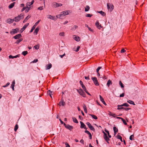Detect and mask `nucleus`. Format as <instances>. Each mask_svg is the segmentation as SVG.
I'll use <instances>...</instances> for the list:
<instances>
[{
  "label": "nucleus",
  "mask_w": 147,
  "mask_h": 147,
  "mask_svg": "<svg viewBox=\"0 0 147 147\" xmlns=\"http://www.w3.org/2000/svg\"><path fill=\"white\" fill-rule=\"evenodd\" d=\"M24 16L23 15L20 14L18 15V16L15 17L14 18V21L16 22H18L20 20L23 19L24 18Z\"/></svg>",
  "instance_id": "obj_1"
},
{
  "label": "nucleus",
  "mask_w": 147,
  "mask_h": 147,
  "mask_svg": "<svg viewBox=\"0 0 147 147\" xmlns=\"http://www.w3.org/2000/svg\"><path fill=\"white\" fill-rule=\"evenodd\" d=\"M77 90L78 92L81 96H82L84 97H86V94L85 92L83 91L82 89L80 88L79 90Z\"/></svg>",
  "instance_id": "obj_2"
},
{
  "label": "nucleus",
  "mask_w": 147,
  "mask_h": 147,
  "mask_svg": "<svg viewBox=\"0 0 147 147\" xmlns=\"http://www.w3.org/2000/svg\"><path fill=\"white\" fill-rule=\"evenodd\" d=\"M52 4V7L55 8L61 6L62 5V4L61 3L55 2L53 3Z\"/></svg>",
  "instance_id": "obj_3"
},
{
  "label": "nucleus",
  "mask_w": 147,
  "mask_h": 147,
  "mask_svg": "<svg viewBox=\"0 0 147 147\" xmlns=\"http://www.w3.org/2000/svg\"><path fill=\"white\" fill-rule=\"evenodd\" d=\"M92 79L96 86H98L99 85V84L96 78V77H92Z\"/></svg>",
  "instance_id": "obj_4"
},
{
  "label": "nucleus",
  "mask_w": 147,
  "mask_h": 147,
  "mask_svg": "<svg viewBox=\"0 0 147 147\" xmlns=\"http://www.w3.org/2000/svg\"><path fill=\"white\" fill-rule=\"evenodd\" d=\"M19 28H16L15 29H12V31H11L10 32V34H14L17 33L19 31Z\"/></svg>",
  "instance_id": "obj_5"
},
{
  "label": "nucleus",
  "mask_w": 147,
  "mask_h": 147,
  "mask_svg": "<svg viewBox=\"0 0 147 147\" xmlns=\"http://www.w3.org/2000/svg\"><path fill=\"white\" fill-rule=\"evenodd\" d=\"M64 126L66 128L70 130V131H71L74 128V127L73 126L70 125L69 124H65Z\"/></svg>",
  "instance_id": "obj_6"
},
{
  "label": "nucleus",
  "mask_w": 147,
  "mask_h": 147,
  "mask_svg": "<svg viewBox=\"0 0 147 147\" xmlns=\"http://www.w3.org/2000/svg\"><path fill=\"white\" fill-rule=\"evenodd\" d=\"M86 124L87 125L88 127L91 130L93 131H95V129L94 127L91 124L88 122L86 123Z\"/></svg>",
  "instance_id": "obj_7"
},
{
  "label": "nucleus",
  "mask_w": 147,
  "mask_h": 147,
  "mask_svg": "<svg viewBox=\"0 0 147 147\" xmlns=\"http://www.w3.org/2000/svg\"><path fill=\"white\" fill-rule=\"evenodd\" d=\"M29 24L28 23L26 24L20 30V32L22 33L27 28V27L29 25Z\"/></svg>",
  "instance_id": "obj_8"
},
{
  "label": "nucleus",
  "mask_w": 147,
  "mask_h": 147,
  "mask_svg": "<svg viewBox=\"0 0 147 147\" xmlns=\"http://www.w3.org/2000/svg\"><path fill=\"white\" fill-rule=\"evenodd\" d=\"M47 16L48 18L52 20H56L57 19V18H56L55 16L48 15Z\"/></svg>",
  "instance_id": "obj_9"
},
{
  "label": "nucleus",
  "mask_w": 147,
  "mask_h": 147,
  "mask_svg": "<svg viewBox=\"0 0 147 147\" xmlns=\"http://www.w3.org/2000/svg\"><path fill=\"white\" fill-rule=\"evenodd\" d=\"M58 105L60 106L62 105V106H64L65 105V103L63 101V98H61V99Z\"/></svg>",
  "instance_id": "obj_10"
},
{
  "label": "nucleus",
  "mask_w": 147,
  "mask_h": 147,
  "mask_svg": "<svg viewBox=\"0 0 147 147\" xmlns=\"http://www.w3.org/2000/svg\"><path fill=\"white\" fill-rule=\"evenodd\" d=\"M80 122L81 124L80 127L81 128H84L85 129L87 130L88 128L86 127V126L81 121H80Z\"/></svg>",
  "instance_id": "obj_11"
},
{
  "label": "nucleus",
  "mask_w": 147,
  "mask_h": 147,
  "mask_svg": "<svg viewBox=\"0 0 147 147\" xmlns=\"http://www.w3.org/2000/svg\"><path fill=\"white\" fill-rule=\"evenodd\" d=\"M22 36L21 34H18L14 36L13 38L15 39H17L20 38Z\"/></svg>",
  "instance_id": "obj_12"
},
{
  "label": "nucleus",
  "mask_w": 147,
  "mask_h": 147,
  "mask_svg": "<svg viewBox=\"0 0 147 147\" xmlns=\"http://www.w3.org/2000/svg\"><path fill=\"white\" fill-rule=\"evenodd\" d=\"M73 38L77 41H79L80 40V38L76 35H74Z\"/></svg>",
  "instance_id": "obj_13"
},
{
  "label": "nucleus",
  "mask_w": 147,
  "mask_h": 147,
  "mask_svg": "<svg viewBox=\"0 0 147 147\" xmlns=\"http://www.w3.org/2000/svg\"><path fill=\"white\" fill-rule=\"evenodd\" d=\"M80 84L82 88H83L84 91L86 90V88L82 82L81 80H80Z\"/></svg>",
  "instance_id": "obj_14"
},
{
  "label": "nucleus",
  "mask_w": 147,
  "mask_h": 147,
  "mask_svg": "<svg viewBox=\"0 0 147 147\" xmlns=\"http://www.w3.org/2000/svg\"><path fill=\"white\" fill-rule=\"evenodd\" d=\"M100 98V101L102 102L105 105H107V104H106V102H105L104 99L102 97V96L100 95H99Z\"/></svg>",
  "instance_id": "obj_15"
},
{
  "label": "nucleus",
  "mask_w": 147,
  "mask_h": 147,
  "mask_svg": "<svg viewBox=\"0 0 147 147\" xmlns=\"http://www.w3.org/2000/svg\"><path fill=\"white\" fill-rule=\"evenodd\" d=\"M123 106H125L126 107H128L129 106V105L127 103H125L121 105H117L118 107H122Z\"/></svg>",
  "instance_id": "obj_16"
},
{
  "label": "nucleus",
  "mask_w": 147,
  "mask_h": 147,
  "mask_svg": "<svg viewBox=\"0 0 147 147\" xmlns=\"http://www.w3.org/2000/svg\"><path fill=\"white\" fill-rule=\"evenodd\" d=\"M14 21V19H12L9 18L7 19V22L9 24H11Z\"/></svg>",
  "instance_id": "obj_17"
},
{
  "label": "nucleus",
  "mask_w": 147,
  "mask_h": 147,
  "mask_svg": "<svg viewBox=\"0 0 147 147\" xmlns=\"http://www.w3.org/2000/svg\"><path fill=\"white\" fill-rule=\"evenodd\" d=\"M95 25L99 29H100V28L102 27L101 25H99V23L98 21H97L95 23Z\"/></svg>",
  "instance_id": "obj_18"
},
{
  "label": "nucleus",
  "mask_w": 147,
  "mask_h": 147,
  "mask_svg": "<svg viewBox=\"0 0 147 147\" xmlns=\"http://www.w3.org/2000/svg\"><path fill=\"white\" fill-rule=\"evenodd\" d=\"M113 129L114 131V135L115 136L117 133V132L118 131V129L115 127H114L113 128Z\"/></svg>",
  "instance_id": "obj_19"
},
{
  "label": "nucleus",
  "mask_w": 147,
  "mask_h": 147,
  "mask_svg": "<svg viewBox=\"0 0 147 147\" xmlns=\"http://www.w3.org/2000/svg\"><path fill=\"white\" fill-rule=\"evenodd\" d=\"M53 92L51 91L50 90H49L47 91V94L48 95H49L51 98H52L51 95H53Z\"/></svg>",
  "instance_id": "obj_20"
},
{
  "label": "nucleus",
  "mask_w": 147,
  "mask_h": 147,
  "mask_svg": "<svg viewBox=\"0 0 147 147\" xmlns=\"http://www.w3.org/2000/svg\"><path fill=\"white\" fill-rule=\"evenodd\" d=\"M31 17V16L28 15V16L24 19V20L23 21V23H24L26 22L27 20Z\"/></svg>",
  "instance_id": "obj_21"
},
{
  "label": "nucleus",
  "mask_w": 147,
  "mask_h": 147,
  "mask_svg": "<svg viewBox=\"0 0 147 147\" xmlns=\"http://www.w3.org/2000/svg\"><path fill=\"white\" fill-rule=\"evenodd\" d=\"M52 64L51 63L47 65L46 66V69H50L52 67Z\"/></svg>",
  "instance_id": "obj_22"
},
{
  "label": "nucleus",
  "mask_w": 147,
  "mask_h": 147,
  "mask_svg": "<svg viewBox=\"0 0 147 147\" xmlns=\"http://www.w3.org/2000/svg\"><path fill=\"white\" fill-rule=\"evenodd\" d=\"M15 2H14L11 4L8 7L9 9H11L14 6Z\"/></svg>",
  "instance_id": "obj_23"
},
{
  "label": "nucleus",
  "mask_w": 147,
  "mask_h": 147,
  "mask_svg": "<svg viewBox=\"0 0 147 147\" xmlns=\"http://www.w3.org/2000/svg\"><path fill=\"white\" fill-rule=\"evenodd\" d=\"M112 84V82L111 80H108L107 83V86L108 87H109L110 85H111Z\"/></svg>",
  "instance_id": "obj_24"
},
{
  "label": "nucleus",
  "mask_w": 147,
  "mask_h": 147,
  "mask_svg": "<svg viewBox=\"0 0 147 147\" xmlns=\"http://www.w3.org/2000/svg\"><path fill=\"white\" fill-rule=\"evenodd\" d=\"M104 139L108 144L109 143V141L110 139L107 136H104Z\"/></svg>",
  "instance_id": "obj_25"
},
{
  "label": "nucleus",
  "mask_w": 147,
  "mask_h": 147,
  "mask_svg": "<svg viewBox=\"0 0 147 147\" xmlns=\"http://www.w3.org/2000/svg\"><path fill=\"white\" fill-rule=\"evenodd\" d=\"M83 107L84 109L85 112L86 113H87V108H86V105L84 104L83 105Z\"/></svg>",
  "instance_id": "obj_26"
},
{
  "label": "nucleus",
  "mask_w": 147,
  "mask_h": 147,
  "mask_svg": "<svg viewBox=\"0 0 147 147\" xmlns=\"http://www.w3.org/2000/svg\"><path fill=\"white\" fill-rule=\"evenodd\" d=\"M98 12L99 13H100L103 16H104L106 15L105 13L102 11H98Z\"/></svg>",
  "instance_id": "obj_27"
},
{
  "label": "nucleus",
  "mask_w": 147,
  "mask_h": 147,
  "mask_svg": "<svg viewBox=\"0 0 147 147\" xmlns=\"http://www.w3.org/2000/svg\"><path fill=\"white\" fill-rule=\"evenodd\" d=\"M39 28L37 27L36 28V29L35 30L34 32V33H36V35L37 34L38 31H39Z\"/></svg>",
  "instance_id": "obj_28"
},
{
  "label": "nucleus",
  "mask_w": 147,
  "mask_h": 147,
  "mask_svg": "<svg viewBox=\"0 0 147 147\" xmlns=\"http://www.w3.org/2000/svg\"><path fill=\"white\" fill-rule=\"evenodd\" d=\"M109 115L110 116H113L114 117H115L116 114L115 113H113L111 112H109Z\"/></svg>",
  "instance_id": "obj_29"
},
{
  "label": "nucleus",
  "mask_w": 147,
  "mask_h": 147,
  "mask_svg": "<svg viewBox=\"0 0 147 147\" xmlns=\"http://www.w3.org/2000/svg\"><path fill=\"white\" fill-rule=\"evenodd\" d=\"M127 102L130 104H132L134 105H135V104H134V102L132 101V100H127Z\"/></svg>",
  "instance_id": "obj_30"
},
{
  "label": "nucleus",
  "mask_w": 147,
  "mask_h": 147,
  "mask_svg": "<svg viewBox=\"0 0 147 147\" xmlns=\"http://www.w3.org/2000/svg\"><path fill=\"white\" fill-rule=\"evenodd\" d=\"M72 119H73V121L74 123H78V121H77L75 117H72Z\"/></svg>",
  "instance_id": "obj_31"
},
{
  "label": "nucleus",
  "mask_w": 147,
  "mask_h": 147,
  "mask_svg": "<svg viewBox=\"0 0 147 147\" xmlns=\"http://www.w3.org/2000/svg\"><path fill=\"white\" fill-rule=\"evenodd\" d=\"M23 40V38H20L19 40H17L16 42H15V43L17 44H18L21 41H22Z\"/></svg>",
  "instance_id": "obj_32"
},
{
  "label": "nucleus",
  "mask_w": 147,
  "mask_h": 147,
  "mask_svg": "<svg viewBox=\"0 0 147 147\" xmlns=\"http://www.w3.org/2000/svg\"><path fill=\"white\" fill-rule=\"evenodd\" d=\"M89 115L91 116L95 119H98L97 117L94 115L92 114H89Z\"/></svg>",
  "instance_id": "obj_33"
},
{
  "label": "nucleus",
  "mask_w": 147,
  "mask_h": 147,
  "mask_svg": "<svg viewBox=\"0 0 147 147\" xmlns=\"http://www.w3.org/2000/svg\"><path fill=\"white\" fill-rule=\"evenodd\" d=\"M90 9V7L88 5H86V8H85V11H89Z\"/></svg>",
  "instance_id": "obj_34"
},
{
  "label": "nucleus",
  "mask_w": 147,
  "mask_h": 147,
  "mask_svg": "<svg viewBox=\"0 0 147 147\" xmlns=\"http://www.w3.org/2000/svg\"><path fill=\"white\" fill-rule=\"evenodd\" d=\"M28 52L27 51H23L22 53V54L24 56H26L28 54Z\"/></svg>",
  "instance_id": "obj_35"
},
{
  "label": "nucleus",
  "mask_w": 147,
  "mask_h": 147,
  "mask_svg": "<svg viewBox=\"0 0 147 147\" xmlns=\"http://www.w3.org/2000/svg\"><path fill=\"white\" fill-rule=\"evenodd\" d=\"M117 137L118 139L120 140H121V141L122 142V138L121 136L119 135H118L117 136Z\"/></svg>",
  "instance_id": "obj_36"
},
{
  "label": "nucleus",
  "mask_w": 147,
  "mask_h": 147,
  "mask_svg": "<svg viewBox=\"0 0 147 147\" xmlns=\"http://www.w3.org/2000/svg\"><path fill=\"white\" fill-rule=\"evenodd\" d=\"M26 10H25V12L26 13L28 12L30 10V7H26Z\"/></svg>",
  "instance_id": "obj_37"
},
{
  "label": "nucleus",
  "mask_w": 147,
  "mask_h": 147,
  "mask_svg": "<svg viewBox=\"0 0 147 147\" xmlns=\"http://www.w3.org/2000/svg\"><path fill=\"white\" fill-rule=\"evenodd\" d=\"M78 27V26L76 25H74L73 27L72 28L71 30H74L76 28H77Z\"/></svg>",
  "instance_id": "obj_38"
},
{
  "label": "nucleus",
  "mask_w": 147,
  "mask_h": 147,
  "mask_svg": "<svg viewBox=\"0 0 147 147\" xmlns=\"http://www.w3.org/2000/svg\"><path fill=\"white\" fill-rule=\"evenodd\" d=\"M36 27L35 26H34V25L32 26V28L30 31V32H32L33 30L35 29Z\"/></svg>",
  "instance_id": "obj_39"
},
{
  "label": "nucleus",
  "mask_w": 147,
  "mask_h": 147,
  "mask_svg": "<svg viewBox=\"0 0 147 147\" xmlns=\"http://www.w3.org/2000/svg\"><path fill=\"white\" fill-rule=\"evenodd\" d=\"M119 84L120 85L121 87L122 88H124V85L121 81H119Z\"/></svg>",
  "instance_id": "obj_40"
},
{
  "label": "nucleus",
  "mask_w": 147,
  "mask_h": 147,
  "mask_svg": "<svg viewBox=\"0 0 147 147\" xmlns=\"http://www.w3.org/2000/svg\"><path fill=\"white\" fill-rule=\"evenodd\" d=\"M18 128V125L17 124H16L15 126L14 130L15 131H16Z\"/></svg>",
  "instance_id": "obj_41"
},
{
  "label": "nucleus",
  "mask_w": 147,
  "mask_h": 147,
  "mask_svg": "<svg viewBox=\"0 0 147 147\" xmlns=\"http://www.w3.org/2000/svg\"><path fill=\"white\" fill-rule=\"evenodd\" d=\"M111 4L109 3H108L107 4V9L109 10V9L111 10V7H110Z\"/></svg>",
  "instance_id": "obj_42"
},
{
  "label": "nucleus",
  "mask_w": 147,
  "mask_h": 147,
  "mask_svg": "<svg viewBox=\"0 0 147 147\" xmlns=\"http://www.w3.org/2000/svg\"><path fill=\"white\" fill-rule=\"evenodd\" d=\"M92 16H93V15L92 14H87L86 15V17L90 18V17H91Z\"/></svg>",
  "instance_id": "obj_43"
},
{
  "label": "nucleus",
  "mask_w": 147,
  "mask_h": 147,
  "mask_svg": "<svg viewBox=\"0 0 147 147\" xmlns=\"http://www.w3.org/2000/svg\"><path fill=\"white\" fill-rule=\"evenodd\" d=\"M69 11L70 13V11H63V12H64V13L65 15H67L69 14L68 12Z\"/></svg>",
  "instance_id": "obj_44"
},
{
  "label": "nucleus",
  "mask_w": 147,
  "mask_h": 147,
  "mask_svg": "<svg viewBox=\"0 0 147 147\" xmlns=\"http://www.w3.org/2000/svg\"><path fill=\"white\" fill-rule=\"evenodd\" d=\"M39 45H37L34 47V48L36 49H39Z\"/></svg>",
  "instance_id": "obj_45"
},
{
  "label": "nucleus",
  "mask_w": 147,
  "mask_h": 147,
  "mask_svg": "<svg viewBox=\"0 0 147 147\" xmlns=\"http://www.w3.org/2000/svg\"><path fill=\"white\" fill-rule=\"evenodd\" d=\"M134 136L133 134L131 135L129 137V139L131 140H133L134 139L132 138H133Z\"/></svg>",
  "instance_id": "obj_46"
},
{
  "label": "nucleus",
  "mask_w": 147,
  "mask_h": 147,
  "mask_svg": "<svg viewBox=\"0 0 147 147\" xmlns=\"http://www.w3.org/2000/svg\"><path fill=\"white\" fill-rule=\"evenodd\" d=\"M111 7V11H112L114 8V6L112 4H111L110 5Z\"/></svg>",
  "instance_id": "obj_47"
},
{
  "label": "nucleus",
  "mask_w": 147,
  "mask_h": 147,
  "mask_svg": "<svg viewBox=\"0 0 147 147\" xmlns=\"http://www.w3.org/2000/svg\"><path fill=\"white\" fill-rule=\"evenodd\" d=\"M59 35L60 36H64V32H61L59 33Z\"/></svg>",
  "instance_id": "obj_48"
},
{
  "label": "nucleus",
  "mask_w": 147,
  "mask_h": 147,
  "mask_svg": "<svg viewBox=\"0 0 147 147\" xmlns=\"http://www.w3.org/2000/svg\"><path fill=\"white\" fill-rule=\"evenodd\" d=\"M10 84V83L9 82H7L5 85L3 86V87L5 88L7 87L8 86H9Z\"/></svg>",
  "instance_id": "obj_49"
},
{
  "label": "nucleus",
  "mask_w": 147,
  "mask_h": 147,
  "mask_svg": "<svg viewBox=\"0 0 147 147\" xmlns=\"http://www.w3.org/2000/svg\"><path fill=\"white\" fill-rule=\"evenodd\" d=\"M40 21V20H38V21L34 25L35 26H36L39 23Z\"/></svg>",
  "instance_id": "obj_50"
},
{
  "label": "nucleus",
  "mask_w": 147,
  "mask_h": 147,
  "mask_svg": "<svg viewBox=\"0 0 147 147\" xmlns=\"http://www.w3.org/2000/svg\"><path fill=\"white\" fill-rule=\"evenodd\" d=\"M102 67H98V68L96 69V72L97 73H98L99 70L101 69Z\"/></svg>",
  "instance_id": "obj_51"
},
{
  "label": "nucleus",
  "mask_w": 147,
  "mask_h": 147,
  "mask_svg": "<svg viewBox=\"0 0 147 147\" xmlns=\"http://www.w3.org/2000/svg\"><path fill=\"white\" fill-rule=\"evenodd\" d=\"M60 16H61V18H62V17L63 16H65V14H64V12H63V11L61 13V14H60Z\"/></svg>",
  "instance_id": "obj_52"
},
{
  "label": "nucleus",
  "mask_w": 147,
  "mask_h": 147,
  "mask_svg": "<svg viewBox=\"0 0 147 147\" xmlns=\"http://www.w3.org/2000/svg\"><path fill=\"white\" fill-rule=\"evenodd\" d=\"M122 121L123 123L125 125H127V123H126V122L125 121V120L123 119H122Z\"/></svg>",
  "instance_id": "obj_53"
},
{
  "label": "nucleus",
  "mask_w": 147,
  "mask_h": 147,
  "mask_svg": "<svg viewBox=\"0 0 147 147\" xmlns=\"http://www.w3.org/2000/svg\"><path fill=\"white\" fill-rule=\"evenodd\" d=\"M124 107H118L117 108V110H121L122 109H124Z\"/></svg>",
  "instance_id": "obj_54"
},
{
  "label": "nucleus",
  "mask_w": 147,
  "mask_h": 147,
  "mask_svg": "<svg viewBox=\"0 0 147 147\" xmlns=\"http://www.w3.org/2000/svg\"><path fill=\"white\" fill-rule=\"evenodd\" d=\"M31 5L30 4V2H27L26 4V6L27 7H28L29 6H30Z\"/></svg>",
  "instance_id": "obj_55"
},
{
  "label": "nucleus",
  "mask_w": 147,
  "mask_h": 147,
  "mask_svg": "<svg viewBox=\"0 0 147 147\" xmlns=\"http://www.w3.org/2000/svg\"><path fill=\"white\" fill-rule=\"evenodd\" d=\"M56 18H59L61 19L62 18H61V16L60 14L57 15L56 16Z\"/></svg>",
  "instance_id": "obj_56"
},
{
  "label": "nucleus",
  "mask_w": 147,
  "mask_h": 147,
  "mask_svg": "<svg viewBox=\"0 0 147 147\" xmlns=\"http://www.w3.org/2000/svg\"><path fill=\"white\" fill-rule=\"evenodd\" d=\"M43 9V6H41L38 8V9L40 10H42Z\"/></svg>",
  "instance_id": "obj_57"
},
{
  "label": "nucleus",
  "mask_w": 147,
  "mask_h": 147,
  "mask_svg": "<svg viewBox=\"0 0 147 147\" xmlns=\"http://www.w3.org/2000/svg\"><path fill=\"white\" fill-rule=\"evenodd\" d=\"M38 61V60L37 59H35L32 62L33 63H36Z\"/></svg>",
  "instance_id": "obj_58"
},
{
  "label": "nucleus",
  "mask_w": 147,
  "mask_h": 147,
  "mask_svg": "<svg viewBox=\"0 0 147 147\" xmlns=\"http://www.w3.org/2000/svg\"><path fill=\"white\" fill-rule=\"evenodd\" d=\"M65 144L66 145L65 147H70V145H69V144L68 143H65Z\"/></svg>",
  "instance_id": "obj_59"
},
{
  "label": "nucleus",
  "mask_w": 147,
  "mask_h": 147,
  "mask_svg": "<svg viewBox=\"0 0 147 147\" xmlns=\"http://www.w3.org/2000/svg\"><path fill=\"white\" fill-rule=\"evenodd\" d=\"M15 85H11V88H12L13 90H14V87Z\"/></svg>",
  "instance_id": "obj_60"
},
{
  "label": "nucleus",
  "mask_w": 147,
  "mask_h": 147,
  "mask_svg": "<svg viewBox=\"0 0 147 147\" xmlns=\"http://www.w3.org/2000/svg\"><path fill=\"white\" fill-rule=\"evenodd\" d=\"M89 135V138L90 139H91L92 138V136L91 134L90 133L89 134H88Z\"/></svg>",
  "instance_id": "obj_61"
},
{
  "label": "nucleus",
  "mask_w": 147,
  "mask_h": 147,
  "mask_svg": "<svg viewBox=\"0 0 147 147\" xmlns=\"http://www.w3.org/2000/svg\"><path fill=\"white\" fill-rule=\"evenodd\" d=\"M125 51V50L124 49H123L121 50V53H124Z\"/></svg>",
  "instance_id": "obj_62"
},
{
  "label": "nucleus",
  "mask_w": 147,
  "mask_h": 147,
  "mask_svg": "<svg viewBox=\"0 0 147 147\" xmlns=\"http://www.w3.org/2000/svg\"><path fill=\"white\" fill-rule=\"evenodd\" d=\"M20 56V54L16 56H13L14 58H16L18 57H19Z\"/></svg>",
  "instance_id": "obj_63"
},
{
  "label": "nucleus",
  "mask_w": 147,
  "mask_h": 147,
  "mask_svg": "<svg viewBox=\"0 0 147 147\" xmlns=\"http://www.w3.org/2000/svg\"><path fill=\"white\" fill-rule=\"evenodd\" d=\"M130 108H124V110H125L126 111H128L129 110H130Z\"/></svg>",
  "instance_id": "obj_64"
}]
</instances>
